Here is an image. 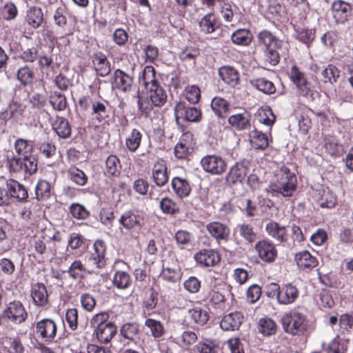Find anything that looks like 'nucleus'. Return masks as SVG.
Returning <instances> with one entry per match:
<instances>
[{
  "instance_id": "nucleus-1",
  "label": "nucleus",
  "mask_w": 353,
  "mask_h": 353,
  "mask_svg": "<svg viewBox=\"0 0 353 353\" xmlns=\"http://www.w3.org/2000/svg\"><path fill=\"white\" fill-rule=\"evenodd\" d=\"M14 148L18 157H13L8 160V167L10 172L32 175L37 170V160L32 156L33 143L23 139H17Z\"/></svg>"
},
{
  "instance_id": "nucleus-2",
  "label": "nucleus",
  "mask_w": 353,
  "mask_h": 353,
  "mask_svg": "<svg viewBox=\"0 0 353 353\" xmlns=\"http://www.w3.org/2000/svg\"><path fill=\"white\" fill-rule=\"evenodd\" d=\"M296 188V176L288 168H282L277 174V179L267 188L268 193L273 196L278 194L283 196H291Z\"/></svg>"
},
{
  "instance_id": "nucleus-3",
  "label": "nucleus",
  "mask_w": 353,
  "mask_h": 353,
  "mask_svg": "<svg viewBox=\"0 0 353 353\" xmlns=\"http://www.w3.org/2000/svg\"><path fill=\"white\" fill-rule=\"evenodd\" d=\"M259 41L263 46L265 60L271 65H276L280 60L279 50L283 41L268 30L261 31L258 36Z\"/></svg>"
},
{
  "instance_id": "nucleus-4",
  "label": "nucleus",
  "mask_w": 353,
  "mask_h": 353,
  "mask_svg": "<svg viewBox=\"0 0 353 353\" xmlns=\"http://www.w3.org/2000/svg\"><path fill=\"white\" fill-rule=\"evenodd\" d=\"M281 322L283 330L293 336L303 334L307 327L306 316L296 310L285 313Z\"/></svg>"
},
{
  "instance_id": "nucleus-5",
  "label": "nucleus",
  "mask_w": 353,
  "mask_h": 353,
  "mask_svg": "<svg viewBox=\"0 0 353 353\" xmlns=\"http://www.w3.org/2000/svg\"><path fill=\"white\" fill-rule=\"evenodd\" d=\"M28 318V312L23 304L18 300H14L6 304L0 314V321L13 324H21Z\"/></svg>"
},
{
  "instance_id": "nucleus-6",
  "label": "nucleus",
  "mask_w": 353,
  "mask_h": 353,
  "mask_svg": "<svg viewBox=\"0 0 353 353\" xmlns=\"http://www.w3.org/2000/svg\"><path fill=\"white\" fill-rule=\"evenodd\" d=\"M94 252L87 259V265L90 268L89 272H95L97 270L101 269L106 264L105 252L106 246L101 240H97L93 245Z\"/></svg>"
},
{
  "instance_id": "nucleus-7",
  "label": "nucleus",
  "mask_w": 353,
  "mask_h": 353,
  "mask_svg": "<svg viewBox=\"0 0 353 353\" xmlns=\"http://www.w3.org/2000/svg\"><path fill=\"white\" fill-rule=\"evenodd\" d=\"M201 165L204 171L212 175L222 174L227 168L225 160L214 154L203 157L201 160Z\"/></svg>"
},
{
  "instance_id": "nucleus-8",
  "label": "nucleus",
  "mask_w": 353,
  "mask_h": 353,
  "mask_svg": "<svg viewBox=\"0 0 353 353\" xmlns=\"http://www.w3.org/2000/svg\"><path fill=\"white\" fill-rule=\"evenodd\" d=\"M57 331V325L50 319H43L38 321L35 326L36 334L46 342H52L56 336Z\"/></svg>"
},
{
  "instance_id": "nucleus-9",
  "label": "nucleus",
  "mask_w": 353,
  "mask_h": 353,
  "mask_svg": "<svg viewBox=\"0 0 353 353\" xmlns=\"http://www.w3.org/2000/svg\"><path fill=\"white\" fill-rule=\"evenodd\" d=\"M119 222L123 228L128 231L137 230L141 229L143 225V217L137 210H128L121 216Z\"/></svg>"
},
{
  "instance_id": "nucleus-10",
  "label": "nucleus",
  "mask_w": 353,
  "mask_h": 353,
  "mask_svg": "<svg viewBox=\"0 0 353 353\" xmlns=\"http://www.w3.org/2000/svg\"><path fill=\"white\" fill-rule=\"evenodd\" d=\"M44 22V15L42 9L38 6L29 7L24 17V23L29 30L39 28Z\"/></svg>"
},
{
  "instance_id": "nucleus-11",
  "label": "nucleus",
  "mask_w": 353,
  "mask_h": 353,
  "mask_svg": "<svg viewBox=\"0 0 353 353\" xmlns=\"http://www.w3.org/2000/svg\"><path fill=\"white\" fill-rule=\"evenodd\" d=\"M255 249L259 257L264 262L271 263L276 258V249L274 245L268 241H259L256 243Z\"/></svg>"
},
{
  "instance_id": "nucleus-12",
  "label": "nucleus",
  "mask_w": 353,
  "mask_h": 353,
  "mask_svg": "<svg viewBox=\"0 0 353 353\" xmlns=\"http://www.w3.org/2000/svg\"><path fill=\"white\" fill-rule=\"evenodd\" d=\"M352 6L350 3L337 0L332 6V13L336 23H344L350 16Z\"/></svg>"
},
{
  "instance_id": "nucleus-13",
  "label": "nucleus",
  "mask_w": 353,
  "mask_h": 353,
  "mask_svg": "<svg viewBox=\"0 0 353 353\" xmlns=\"http://www.w3.org/2000/svg\"><path fill=\"white\" fill-rule=\"evenodd\" d=\"M194 145L193 134L190 132L183 133L178 142V159H188L192 152Z\"/></svg>"
},
{
  "instance_id": "nucleus-14",
  "label": "nucleus",
  "mask_w": 353,
  "mask_h": 353,
  "mask_svg": "<svg viewBox=\"0 0 353 353\" xmlns=\"http://www.w3.org/2000/svg\"><path fill=\"white\" fill-rule=\"evenodd\" d=\"M299 292L297 288L291 283L281 285L277 303L279 305H287L294 303L298 299Z\"/></svg>"
},
{
  "instance_id": "nucleus-15",
  "label": "nucleus",
  "mask_w": 353,
  "mask_h": 353,
  "mask_svg": "<svg viewBox=\"0 0 353 353\" xmlns=\"http://www.w3.org/2000/svg\"><path fill=\"white\" fill-rule=\"evenodd\" d=\"M313 197L321 208H332L336 203L335 195L328 188L316 190Z\"/></svg>"
},
{
  "instance_id": "nucleus-16",
  "label": "nucleus",
  "mask_w": 353,
  "mask_h": 353,
  "mask_svg": "<svg viewBox=\"0 0 353 353\" xmlns=\"http://www.w3.org/2000/svg\"><path fill=\"white\" fill-rule=\"evenodd\" d=\"M197 263L203 267L216 265L220 260L219 254L212 250H202L194 255Z\"/></svg>"
},
{
  "instance_id": "nucleus-17",
  "label": "nucleus",
  "mask_w": 353,
  "mask_h": 353,
  "mask_svg": "<svg viewBox=\"0 0 353 353\" xmlns=\"http://www.w3.org/2000/svg\"><path fill=\"white\" fill-rule=\"evenodd\" d=\"M243 320V316L241 312H231L223 317L220 322V327L226 331L236 330L239 328Z\"/></svg>"
},
{
  "instance_id": "nucleus-18",
  "label": "nucleus",
  "mask_w": 353,
  "mask_h": 353,
  "mask_svg": "<svg viewBox=\"0 0 353 353\" xmlns=\"http://www.w3.org/2000/svg\"><path fill=\"white\" fill-rule=\"evenodd\" d=\"M209 234L217 241H226L230 235V228L221 222L213 221L206 226Z\"/></svg>"
},
{
  "instance_id": "nucleus-19",
  "label": "nucleus",
  "mask_w": 353,
  "mask_h": 353,
  "mask_svg": "<svg viewBox=\"0 0 353 353\" xmlns=\"http://www.w3.org/2000/svg\"><path fill=\"white\" fill-rule=\"evenodd\" d=\"M133 79L130 75L119 69L114 72V85L120 91L124 92L130 91Z\"/></svg>"
},
{
  "instance_id": "nucleus-20",
  "label": "nucleus",
  "mask_w": 353,
  "mask_h": 353,
  "mask_svg": "<svg viewBox=\"0 0 353 353\" xmlns=\"http://www.w3.org/2000/svg\"><path fill=\"white\" fill-rule=\"evenodd\" d=\"M152 176L154 182L157 185L161 187L164 185L168 180L167 167L163 160H158L152 169Z\"/></svg>"
},
{
  "instance_id": "nucleus-21",
  "label": "nucleus",
  "mask_w": 353,
  "mask_h": 353,
  "mask_svg": "<svg viewBox=\"0 0 353 353\" xmlns=\"http://www.w3.org/2000/svg\"><path fill=\"white\" fill-rule=\"evenodd\" d=\"M221 23L214 13L210 12L205 14L199 21L201 32L210 34L220 29Z\"/></svg>"
},
{
  "instance_id": "nucleus-22",
  "label": "nucleus",
  "mask_w": 353,
  "mask_h": 353,
  "mask_svg": "<svg viewBox=\"0 0 353 353\" xmlns=\"http://www.w3.org/2000/svg\"><path fill=\"white\" fill-rule=\"evenodd\" d=\"M188 307L189 317L194 323L200 325H205L209 320V315L207 311L199 307H192V302L190 301H184Z\"/></svg>"
},
{
  "instance_id": "nucleus-23",
  "label": "nucleus",
  "mask_w": 353,
  "mask_h": 353,
  "mask_svg": "<svg viewBox=\"0 0 353 353\" xmlns=\"http://www.w3.org/2000/svg\"><path fill=\"white\" fill-rule=\"evenodd\" d=\"M265 231L272 239L279 242H285L288 240L287 230L285 226L276 222L271 221L266 224Z\"/></svg>"
},
{
  "instance_id": "nucleus-24",
  "label": "nucleus",
  "mask_w": 353,
  "mask_h": 353,
  "mask_svg": "<svg viewBox=\"0 0 353 353\" xmlns=\"http://www.w3.org/2000/svg\"><path fill=\"white\" fill-rule=\"evenodd\" d=\"M251 116L247 112L231 115L228 118V123L236 130H243L250 128Z\"/></svg>"
},
{
  "instance_id": "nucleus-25",
  "label": "nucleus",
  "mask_w": 353,
  "mask_h": 353,
  "mask_svg": "<svg viewBox=\"0 0 353 353\" xmlns=\"http://www.w3.org/2000/svg\"><path fill=\"white\" fill-rule=\"evenodd\" d=\"M8 192L11 198H15L19 201H24L28 196L26 188L15 180H8L6 183Z\"/></svg>"
},
{
  "instance_id": "nucleus-26",
  "label": "nucleus",
  "mask_w": 353,
  "mask_h": 353,
  "mask_svg": "<svg viewBox=\"0 0 353 353\" xmlns=\"http://www.w3.org/2000/svg\"><path fill=\"white\" fill-rule=\"evenodd\" d=\"M297 265L303 270H311L318 265V260L308 251H302L295 256Z\"/></svg>"
},
{
  "instance_id": "nucleus-27",
  "label": "nucleus",
  "mask_w": 353,
  "mask_h": 353,
  "mask_svg": "<svg viewBox=\"0 0 353 353\" xmlns=\"http://www.w3.org/2000/svg\"><path fill=\"white\" fill-rule=\"evenodd\" d=\"M31 296L37 306L43 307L48 303V294L46 288L43 283H37L32 286Z\"/></svg>"
},
{
  "instance_id": "nucleus-28",
  "label": "nucleus",
  "mask_w": 353,
  "mask_h": 353,
  "mask_svg": "<svg viewBox=\"0 0 353 353\" xmlns=\"http://www.w3.org/2000/svg\"><path fill=\"white\" fill-rule=\"evenodd\" d=\"M92 62L97 74L101 77H105L110 72V63L102 52L95 54Z\"/></svg>"
},
{
  "instance_id": "nucleus-29",
  "label": "nucleus",
  "mask_w": 353,
  "mask_h": 353,
  "mask_svg": "<svg viewBox=\"0 0 353 353\" xmlns=\"http://www.w3.org/2000/svg\"><path fill=\"white\" fill-rule=\"evenodd\" d=\"M139 81L145 87V90L158 85L154 67L151 65L145 66L139 74Z\"/></svg>"
},
{
  "instance_id": "nucleus-30",
  "label": "nucleus",
  "mask_w": 353,
  "mask_h": 353,
  "mask_svg": "<svg viewBox=\"0 0 353 353\" xmlns=\"http://www.w3.org/2000/svg\"><path fill=\"white\" fill-rule=\"evenodd\" d=\"M178 114L184 120L197 123L201 119V112L194 107H185L182 103H178Z\"/></svg>"
},
{
  "instance_id": "nucleus-31",
  "label": "nucleus",
  "mask_w": 353,
  "mask_h": 353,
  "mask_svg": "<svg viewBox=\"0 0 353 353\" xmlns=\"http://www.w3.org/2000/svg\"><path fill=\"white\" fill-rule=\"evenodd\" d=\"M249 140L251 146L255 150H263L268 146V136L256 129L250 132Z\"/></svg>"
},
{
  "instance_id": "nucleus-32",
  "label": "nucleus",
  "mask_w": 353,
  "mask_h": 353,
  "mask_svg": "<svg viewBox=\"0 0 353 353\" xmlns=\"http://www.w3.org/2000/svg\"><path fill=\"white\" fill-rule=\"evenodd\" d=\"M276 322L268 317L261 318L257 323V329L263 336L274 335L277 331Z\"/></svg>"
},
{
  "instance_id": "nucleus-33",
  "label": "nucleus",
  "mask_w": 353,
  "mask_h": 353,
  "mask_svg": "<svg viewBox=\"0 0 353 353\" xmlns=\"http://www.w3.org/2000/svg\"><path fill=\"white\" fill-rule=\"evenodd\" d=\"M98 340L101 343L109 342L117 332V327L113 323L101 325L94 330Z\"/></svg>"
},
{
  "instance_id": "nucleus-34",
  "label": "nucleus",
  "mask_w": 353,
  "mask_h": 353,
  "mask_svg": "<svg viewBox=\"0 0 353 353\" xmlns=\"http://www.w3.org/2000/svg\"><path fill=\"white\" fill-rule=\"evenodd\" d=\"M52 128L62 139H66L71 135V127L68 120L63 117H57L52 123Z\"/></svg>"
},
{
  "instance_id": "nucleus-35",
  "label": "nucleus",
  "mask_w": 353,
  "mask_h": 353,
  "mask_svg": "<svg viewBox=\"0 0 353 353\" xmlns=\"http://www.w3.org/2000/svg\"><path fill=\"white\" fill-rule=\"evenodd\" d=\"M152 103L155 106L163 105L167 99L165 90L159 85L146 90Z\"/></svg>"
},
{
  "instance_id": "nucleus-36",
  "label": "nucleus",
  "mask_w": 353,
  "mask_h": 353,
  "mask_svg": "<svg viewBox=\"0 0 353 353\" xmlns=\"http://www.w3.org/2000/svg\"><path fill=\"white\" fill-rule=\"evenodd\" d=\"M219 74L221 79L227 84L234 86L239 81L237 71L230 66H223L219 70Z\"/></svg>"
},
{
  "instance_id": "nucleus-37",
  "label": "nucleus",
  "mask_w": 353,
  "mask_h": 353,
  "mask_svg": "<svg viewBox=\"0 0 353 353\" xmlns=\"http://www.w3.org/2000/svg\"><path fill=\"white\" fill-rule=\"evenodd\" d=\"M250 84L254 88L265 94H272L276 91L274 83L263 77L256 78L250 80Z\"/></svg>"
},
{
  "instance_id": "nucleus-38",
  "label": "nucleus",
  "mask_w": 353,
  "mask_h": 353,
  "mask_svg": "<svg viewBox=\"0 0 353 353\" xmlns=\"http://www.w3.org/2000/svg\"><path fill=\"white\" fill-rule=\"evenodd\" d=\"M245 175L246 168L242 164L236 163L230 168L226 179L228 182L235 183L242 181Z\"/></svg>"
},
{
  "instance_id": "nucleus-39",
  "label": "nucleus",
  "mask_w": 353,
  "mask_h": 353,
  "mask_svg": "<svg viewBox=\"0 0 353 353\" xmlns=\"http://www.w3.org/2000/svg\"><path fill=\"white\" fill-rule=\"evenodd\" d=\"M231 39L236 45L248 46L252 41V34L247 29H238L232 34Z\"/></svg>"
},
{
  "instance_id": "nucleus-40",
  "label": "nucleus",
  "mask_w": 353,
  "mask_h": 353,
  "mask_svg": "<svg viewBox=\"0 0 353 353\" xmlns=\"http://www.w3.org/2000/svg\"><path fill=\"white\" fill-rule=\"evenodd\" d=\"M348 341L346 339L336 336L329 343L325 350L326 353H345Z\"/></svg>"
},
{
  "instance_id": "nucleus-41",
  "label": "nucleus",
  "mask_w": 353,
  "mask_h": 353,
  "mask_svg": "<svg viewBox=\"0 0 353 353\" xmlns=\"http://www.w3.org/2000/svg\"><path fill=\"white\" fill-rule=\"evenodd\" d=\"M213 112L219 117H224L229 110V104L226 100L221 97H214L211 102Z\"/></svg>"
},
{
  "instance_id": "nucleus-42",
  "label": "nucleus",
  "mask_w": 353,
  "mask_h": 353,
  "mask_svg": "<svg viewBox=\"0 0 353 353\" xmlns=\"http://www.w3.org/2000/svg\"><path fill=\"white\" fill-rule=\"evenodd\" d=\"M121 168L120 161L115 155H110L105 161V173L110 176H117Z\"/></svg>"
},
{
  "instance_id": "nucleus-43",
  "label": "nucleus",
  "mask_w": 353,
  "mask_h": 353,
  "mask_svg": "<svg viewBox=\"0 0 353 353\" xmlns=\"http://www.w3.org/2000/svg\"><path fill=\"white\" fill-rule=\"evenodd\" d=\"M236 232L240 236L248 243H253L256 239V234L254 232L253 227L248 223H241L236 226Z\"/></svg>"
},
{
  "instance_id": "nucleus-44",
  "label": "nucleus",
  "mask_w": 353,
  "mask_h": 353,
  "mask_svg": "<svg viewBox=\"0 0 353 353\" xmlns=\"http://www.w3.org/2000/svg\"><path fill=\"white\" fill-rule=\"evenodd\" d=\"M36 197L39 201L47 200L51 194V185L45 180H40L35 188Z\"/></svg>"
},
{
  "instance_id": "nucleus-45",
  "label": "nucleus",
  "mask_w": 353,
  "mask_h": 353,
  "mask_svg": "<svg viewBox=\"0 0 353 353\" xmlns=\"http://www.w3.org/2000/svg\"><path fill=\"white\" fill-rule=\"evenodd\" d=\"M292 7V12L297 13L300 18H305L309 11V5L306 0H286Z\"/></svg>"
},
{
  "instance_id": "nucleus-46",
  "label": "nucleus",
  "mask_w": 353,
  "mask_h": 353,
  "mask_svg": "<svg viewBox=\"0 0 353 353\" xmlns=\"http://www.w3.org/2000/svg\"><path fill=\"white\" fill-rule=\"evenodd\" d=\"M6 342L7 345L4 347V349L6 350L8 353L25 352V347L19 336L8 338Z\"/></svg>"
},
{
  "instance_id": "nucleus-47",
  "label": "nucleus",
  "mask_w": 353,
  "mask_h": 353,
  "mask_svg": "<svg viewBox=\"0 0 353 353\" xmlns=\"http://www.w3.org/2000/svg\"><path fill=\"white\" fill-rule=\"evenodd\" d=\"M324 83L333 84L337 81L339 77V70L332 65L328 64L321 72Z\"/></svg>"
},
{
  "instance_id": "nucleus-48",
  "label": "nucleus",
  "mask_w": 353,
  "mask_h": 353,
  "mask_svg": "<svg viewBox=\"0 0 353 353\" xmlns=\"http://www.w3.org/2000/svg\"><path fill=\"white\" fill-rule=\"evenodd\" d=\"M91 114L99 122L104 120L108 117L105 103L99 101H94L91 108Z\"/></svg>"
},
{
  "instance_id": "nucleus-49",
  "label": "nucleus",
  "mask_w": 353,
  "mask_h": 353,
  "mask_svg": "<svg viewBox=\"0 0 353 353\" xmlns=\"http://www.w3.org/2000/svg\"><path fill=\"white\" fill-rule=\"evenodd\" d=\"M113 284L119 289H125L130 286L132 280L130 275L123 271H118L114 274Z\"/></svg>"
},
{
  "instance_id": "nucleus-50",
  "label": "nucleus",
  "mask_w": 353,
  "mask_h": 353,
  "mask_svg": "<svg viewBox=\"0 0 353 353\" xmlns=\"http://www.w3.org/2000/svg\"><path fill=\"white\" fill-rule=\"evenodd\" d=\"M142 134L137 129H133L125 139V145L130 152H135L141 143Z\"/></svg>"
},
{
  "instance_id": "nucleus-51",
  "label": "nucleus",
  "mask_w": 353,
  "mask_h": 353,
  "mask_svg": "<svg viewBox=\"0 0 353 353\" xmlns=\"http://www.w3.org/2000/svg\"><path fill=\"white\" fill-rule=\"evenodd\" d=\"M182 97H184L190 103L195 104L199 102L201 97V91L199 87L196 85H188L185 87Z\"/></svg>"
},
{
  "instance_id": "nucleus-52",
  "label": "nucleus",
  "mask_w": 353,
  "mask_h": 353,
  "mask_svg": "<svg viewBox=\"0 0 353 353\" xmlns=\"http://www.w3.org/2000/svg\"><path fill=\"white\" fill-rule=\"evenodd\" d=\"M69 178L79 185H84L88 181L85 174L76 167H70L68 170Z\"/></svg>"
},
{
  "instance_id": "nucleus-53",
  "label": "nucleus",
  "mask_w": 353,
  "mask_h": 353,
  "mask_svg": "<svg viewBox=\"0 0 353 353\" xmlns=\"http://www.w3.org/2000/svg\"><path fill=\"white\" fill-rule=\"evenodd\" d=\"M199 54V50L193 43H190L185 48L181 49L179 57L183 61H192L194 63V59Z\"/></svg>"
},
{
  "instance_id": "nucleus-54",
  "label": "nucleus",
  "mask_w": 353,
  "mask_h": 353,
  "mask_svg": "<svg viewBox=\"0 0 353 353\" xmlns=\"http://www.w3.org/2000/svg\"><path fill=\"white\" fill-rule=\"evenodd\" d=\"M50 102L53 108L58 111L65 109L67 105L66 99L63 94L59 92H53L50 97Z\"/></svg>"
},
{
  "instance_id": "nucleus-55",
  "label": "nucleus",
  "mask_w": 353,
  "mask_h": 353,
  "mask_svg": "<svg viewBox=\"0 0 353 353\" xmlns=\"http://www.w3.org/2000/svg\"><path fill=\"white\" fill-rule=\"evenodd\" d=\"M295 37L299 41L305 43L307 47L312 43L314 37V32L312 30L306 28H296Z\"/></svg>"
},
{
  "instance_id": "nucleus-56",
  "label": "nucleus",
  "mask_w": 353,
  "mask_h": 353,
  "mask_svg": "<svg viewBox=\"0 0 353 353\" xmlns=\"http://www.w3.org/2000/svg\"><path fill=\"white\" fill-rule=\"evenodd\" d=\"M17 77L22 85H28L33 81L34 73L29 67L25 66L18 70Z\"/></svg>"
},
{
  "instance_id": "nucleus-57",
  "label": "nucleus",
  "mask_w": 353,
  "mask_h": 353,
  "mask_svg": "<svg viewBox=\"0 0 353 353\" xmlns=\"http://www.w3.org/2000/svg\"><path fill=\"white\" fill-rule=\"evenodd\" d=\"M67 8L64 5L58 6L53 14V20L54 23L60 27L63 28L67 23Z\"/></svg>"
},
{
  "instance_id": "nucleus-58",
  "label": "nucleus",
  "mask_w": 353,
  "mask_h": 353,
  "mask_svg": "<svg viewBox=\"0 0 353 353\" xmlns=\"http://www.w3.org/2000/svg\"><path fill=\"white\" fill-rule=\"evenodd\" d=\"M296 89L299 95L310 100H314L318 96V92L312 89L310 83L307 80L306 83L298 85Z\"/></svg>"
},
{
  "instance_id": "nucleus-59",
  "label": "nucleus",
  "mask_w": 353,
  "mask_h": 353,
  "mask_svg": "<svg viewBox=\"0 0 353 353\" xmlns=\"http://www.w3.org/2000/svg\"><path fill=\"white\" fill-rule=\"evenodd\" d=\"M145 325L150 329L152 335L155 338L161 336L164 332L163 327L159 321L147 319L145 321Z\"/></svg>"
},
{
  "instance_id": "nucleus-60",
  "label": "nucleus",
  "mask_w": 353,
  "mask_h": 353,
  "mask_svg": "<svg viewBox=\"0 0 353 353\" xmlns=\"http://www.w3.org/2000/svg\"><path fill=\"white\" fill-rule=\"evenodd\" d=\"M86 268L81 261L75 260L70 266L68 269L69 275L73 279H79L82 276L83 272L88 271L90 268L87 266Z\"/></svg>"
},
{
  "instance_id": "nucleus-61",
  "label": "nucleus",
  "mask_w": 353,
  "mask_h": 353,
  "mask_svg": "<svg viewBox=\"0 0 353 353\" xmlns=\"http://www.w3.org/2000/svg\"><path fill=\"white\" fill-rule=\"evenodd\" d=\"M23 112L24 106L21 103L17 101H12L6 110V114H9L10 117L14 120H19L21 119Z\"/></svg>"
},
{
  "instance_id": "nucleus-62",
  "label": "nucleus",
  "mask_w": 353,
  "mask_h": 353,
  "mask_svg": "<svg viewBox=\"0 0 353 353\" xmlns=\"http://www.w3.org/2000/svg\"><path fill=\"white\" fill-rule=\"evenodd\" d=\"M121 334L125 339L133 340L138 334L139 328L136 324L125 323L121 328Z\"/></svg>"
},
{
  "instance_id": "nucleus-63",
  "label": "nucleus",
  "mask_w": 353,
  "mask_h": 353,
  "mask_svg": "<svg viewBox=\"0 0 353 353\" xmlns=\"http://www.w3.org/2000/svg\"><path fill=\"white\" fill-rule=\"evenodd\" d=\"M110 317L109 313L108 312H101L95 314L91 319L90 323L92 326L96 329L97 327H101V325H105L108 323H112L111 322L108 321Z\"/></svg>"
},
{
  "instance_id": "nucleus-64",
  "label": "nucleus",
  "mask_w": 353,
  "mask_h": 353,
  "mask_svg": "<svg viewBox=\"0 0 353 353\" xmlns=\"http://www.w3.org/2000/svg\"><path fill=\"white\" fill-rule=\"evenodd\" d=\"M208 303L212 307H220L223 304L224 296L217 291L212 290L208 295Z\"/></svg>"
}]
</instances>
